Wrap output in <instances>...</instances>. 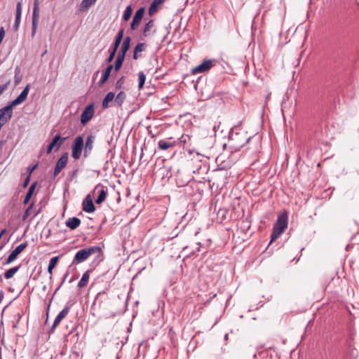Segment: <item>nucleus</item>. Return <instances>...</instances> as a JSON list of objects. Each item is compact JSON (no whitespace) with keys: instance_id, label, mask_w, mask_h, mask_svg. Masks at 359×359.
Listing matches in <instances>:
<instances>
[{"instance_id":"0eeeda50","label":"nucleus","mask_w":359,"mask_h":359,"mask_svg":"<svg viewBox=\"0 0 359 359\" xmlns=\"http://www.w3.org/2000/svg\"><path fill=\"white\" fill-rule=\"evenodd\" d=\"M27 242L25 241L17 246L8 255V258L3 263L4 265H8L12 263L18 256L27 247Z\"/></svg>"},{"instance_id":"4be33fe9","label":"nucleus","mask_w":359,"mask_h":359,"mask_svg":"<svg viewBox=\"0 0 359 359\" xmlns=\"http://www.w3.org/2000/svg\"><path fill=\"white\" fill-rule=\"evenodd\" d=\"M285 229L283 228L273 224L272 233L271 234V241L269 245L275 241L283 233Z\"/></svg>"},{"instance_id":"5701e85b","label":"nucleus","mask_w":359,"mask_h":359,"mask_svg":"<svg viewBox=\"0 0 359 359\" xmlns=\"http://www.w3.org/2000/svg\"><path fill=\"white\" fill-rule=\"evenodd\" d=\"M113 68H114L113 65H109L107 66V67L106 68L104 72L103 73L101 79H100V81L98 82V85L100 87L104 85V83L109 79V77L110 76V74H111Z\"/></svg>"},{"instance_id":"bb28decb","label":"nucleus","mask_w":359,"mask_h":359,"mask_svg":"<svg viewBox=\"0 0 359 359\" xmlns=\"http://www.w3.org/2000/svg\"><path fill=\"white\" fill-rule=\"evenodd\" d=\"M36 184L37 182H35L33 184H32L31 186L29 187L28 191L27 192V194L23 201L24 204H27L29 203V200L31 199L34 194Z\"/></svg>"},{"instance_id":"a878e982","label":"nucleus","mask_w":359,"mask_h":359,"mask_svg":"<svg viewBox=\"0 0 359 359\" xmlns=\"http://www.w3.org/2000/svg\"><path fill=\"white\" fill-rule=\"evenodd\" d=\"M90 270H88L83 274L81 280L78 283V287L79 288L84 287L87 285L90 278Z\"/></svg>"},{"instance_id":"8fccbe9b","label":"nucleus","mask_w":359,"mask_h":359,"mask_svg":"<svg viewBox=\"0 0 359 359\" xmlns=\"http://www.w3.org/2000/svg\"><path fill=\"white\" fill-rule=\"evenodd\" d=\"M29 181H30V177H29V175H27V177H26V179L25 180V181L22 184V187L23 188L27 187L29 183Z\"/></svg>"},{"instance_id":"37998d69","label":"nucleus","mask_w":359,"mask_h":359,"mask_svg":"<svg viewBox=\"0 0 359 359\" xmlns=\"http://www.w3.org/2000/svg\"><path fill=\"white\" fill-rule=\"evenodd\" d=\"M116 51H117L116 48H113L111 49V50L110 52V54H109L108 58L107 59V62L108 63L111 62L114 60V57L116 55Z\"/></svg>"},{"instance_id":"412c9836","label":"nucleus","mask_w":359,"mask_h":359,"mask_svg":"<svg viewBox=\"0 0 359 359\" xmlns=\"http://www.w3.org/2000/svg\"><path fill=\"white\" fill-rule=\"evenodd\" d=\"M81 222L80 219H79L78 217H74L68 218V219L65 222V224L71 230H74L80 226Z\"/></svg>"},{"instance_id":"f3484780","label":"nucleus","mask_w":359,"mask_h":359,"mask_svg":"<svg viewBox=\"0 0 359 359\" xmlns=\"http://www.w3.org/2000/svg\"><path fill=\"white\" fill-rule=\"evenodd\" d=\"M288 216L286 212H283L278 216L275 225L280 226L285 230L287 227Z\"/></svg>"},{"instance_id":"c03bdc74","label":"nucleus","mask_w":359,"mask_h":359,"mask_svg":"<svg viewBox=\"0 0 359 359\" xmlns=\"http://www.w3.org/2000/svg\"><path fill=\"white\" fill-rule=\"evenodd\" d=\"M124 83V76L120 78L116 83V88L119 89L122 88L123 84Z\"/></svg>"},{"instance_id":"cd10ccee","label":"nucleus","mask_w":359,"mask_h":359,"mask_svg":"<svg viewBox=\"0 0 359 359\" xmlns=\"http://www.w3.org/2000/svg\"><path fill=\"white\" fill-rule=\"evenodd\" d=\"M20 267L21 265L19 264L18 266L9 269L4 273V278L7 280L11 279L19 271Z\"/></svg>"},{"instance_id":"f257e3e1","label":"nucleus","mask_w":359,"mask_h":359,"mask_svg":"<svg viewBox=\"0 0 359 359\" xmlns=\"http://www.w3.org/2000/svg\"><path fill=\"white\" fill-rule=\"evenodd\" d=\"M30 85L27 84L20 94L6 107L0 109V123L5 124L9 121L13 116V109L14 107L22 103L27 97Z\"/></svg>"},{"instance_id":"20e7f679","label":"nucleus","mask_w":359,"mask_h":359,"mask_svg":"<svg viewBox=\"0 0 359 359\" xmlns=\"http://www.w3.org/2000/svg\"><path fill=\"white\" fill-rule=\"evenodd\" d=\"M83 149V138L82 135L77 136L72 145V156L78 160L81 158L82 150Z\"/></svg>"},{"instance_id":"6e6d98bb","label":"nucleus","mask_w":359,"mask_h":359,"mask_svg":"<svg viewBox=\"0 0 359 359\" xmlns=\"http://www.w3.org/2000/svg\"><path fill=\"white\" fill-rule=\"evenodd\" d=\"M6 232V229H3L1 232H0V239L1 238L2 236Z\"/></svg>"},{"instance_id":"864d4df0","label":"nucleus","mask_w":359,"mask_h":359,"mask_svg":"<svg viewBox=\"0 0 359 359\" xmlns=\"http://www.w3.org/2000/svg\"><path fill=\"white\" fill-rule=\"evenodd\" d=\"M53 269H54V268H53V267H51V266H48V272L50 275H52V273H53Z\"/></svg>"},{"instance_id":"1a4fd4ad","label":"nucleus","mask_w":359,"mask_h":359,"mask_svg":"<svg viewBox=\"0 0 359 359\" xmlns=\"http://www.w3.org/2000/svg\"><path fill=\"white\" fill-rule=\"evenodd\" d=\"M95 141V136L93 135H89L87 136L85 144L83 143V156L85 158L88 157L94 147V143Z\"/></svg>"},{"instance_id":"9b49d317","label":"nucleus","mask_w":359,"mask_h":359,"mask_svg":"<svg viewBox=\"0 0 359 359\" xmlns=\"http://www.w3.org/2000/svg\"><path fill=\"white\" fill-rule=\"evenodd\" d=\"M68 155L69 154L67 152H65L57 161L54 169V177H56L61 172V170L66 167L68 162Z\"/></svg>"},{"instance_id":"f8f14e48","label":"nucleus","mask_w":359,"mask_h":359,"mask_svg":"<svg viewBox=\"0 0 359 359\" xmlns=\"http://www.w3.org/2000/svg\"><path fill=\"white\" fill-rule=\"evenodd\" d=\"M214 66L211 60H204L201 64L192 69V74L203 73L209 71Z\"/></svg>"},{"instance_id":"72a5a7b5","label":"nucleus","mask_w":359,"mask_h":359,"mask_svg":"<svg viewBox=\"0 0 359 359\" xmlns=\"http://www.w3.org/2000/svg\"><path fill=\"white\" fill-rule=\"evenodd\" d=\"M189 180V177H187L185 180L182 179V175L180 172H178V174L177 175L176 182L178 187H184L187 185Z\"/></svg>"},{"instance_id":"13d9d810","label":"nucleus","mask_w":359,"mask_h":359,"mask_svg":"<svg viewBox=\"0 0 359 359\" xmlns=\"http://www.w3.org/2000/svg\"><path fill=\"white\" fill-rule=\"evenodd\" d=\"M184 135H182V136L180 138V142H186V139H184Z\"/></svg>"},{"instance_id":"680f3d73","label":"nucleus","mask_w":359,"mask_h":359,"mask_svg":"<svg viewBox=\"0 0 359 359\" xmlns=\"http://www.w3.org/2000/svg\"><path fill=\"white\" fill-rule=\"evenodd\" d=\"M4 248V245H2L1 246H0V250Z\"/></svg>"},{"instance_id":"dca6fc26","label":"nucleus","mask_w":359,"mask_h":359,"mask_svg":"<svg viewBox=\"0 0 359 359\" xmlns=\"http://www.w3.org/2000/svg\"><path fill=\"white\" fill-rule=\"evenodd\" d=\"M21 15H22V4H21V2H18L17 6H16V14H15V22L13 25V29L15 32L18 31L19 29V26L20 24Z\"/></svg>"},{"instance_id":"aec40b11","label":"nucleus","mask_w":359,"mask_h":359,"mask_svg":"<svg viewBox=\"0 0 359 359\" xmlns=\"http://www.w3.org/2000/svg\"><path fill=\"white\" fill-rule=\"evenodd\" d=\"M88 257L86 248H83L76 253L73 262L81 263L86 260Z\"/></svg>"},{"instance_id":"49530a36","label":"nucleus","mask_w":359,"mask_h":359,"mask_svg":"<svg viewBox=\"0 0 359 359\" xmlns=\"http://www.w3.org/2000/svg\"><path fill=\"white\" fill-rule=\"evenodd\" d=\"M38 165V163H36L32 167L29 166L27 168L28 175H29V177L31 176L32 173L37 168Z\"/></svg>"},{"instance_id":"bf43d9fd","label":"nucleus","mask_w":359,"mask_h":359,"mask_svg":"<svg viewBox=\"0 0 359 359\" xmlns=\"http://www.w3.org/2000/svg\"><path fill=\"white\" fill-rule=\"evenodd\" d=\"M187 250H188V247H184V248H183V250H184V252H185V251H187Z\"/></svg>"},{"instance_id":"e2e57ef3","label":"nucleus","mask_w":359,"mask_h":359,"mask_svg":"<svg viewBox=\"0 0 359 359\" xmlns=\"http://www.w3.org/2000/svg\"><path fill=\"white\" fill-rule=\"evenodd\" d=\"M1 279V276H0V280Z\"/></svg>"},{"instance_id":"6e6552de","label":"nucleus","mask_w":359,"mask_h":359,"mask_svg":"<svg viewBox=\"0 0 359 359\" xmlns=\"http://www.w3.org/2000/svg\"><path fill=\"white\" fill-rule=\"evenodd\" d=\"M67 137H62L60 134H57L51 141V142L48 144L47 147V154H50L52 152L53 149L55 147V151H57L63 142L66 140Z\"/></svg>"},{"instance_id":"473e14b6","label":"nucleus","mask_w":359,"mask_h":359,"mask_svg":"<svg viewBox=\"0 0 359 359\" xmlns=\"http://www.w3.org/2000/svg\"><path fill=\"white\" fill-rule=\"evenodd\" d=\"M97 0H82L80 6L81 10H87L91 6L94 5Z\"/></svg>"},{"instance_id":"5fc2aeb1","label":"nucleus","mask_w":359,"mask_h":359,"mask_svg":"<svg viewBox=\"0 0 359 359\" xmlns=\"http://www.w3.org/2000/svg\"><path fill=\"white\" fill-rule=\"evenodd\" d=\"M137 52H135V50H133V59L137 60L138 58Z\"/></svg>"},{"instance_id":"c756f323","label":"nucleus","mask_w":359,"mask_h":359,"mask_svg":"<svg viewBox=\"0 0 359 359\" xmlns=\"http://www.w3.org/2000/svg\"><path fill=\"white\" fill-rule=\"evenodd\" d=\"M115 97V95L113 92L108 93L104 97L102 101V107L106 109L109 107V103L111 102Z\"/></svg>"},{"instance_id":"2f4dec72","label":"nucleus","mask_w":359,"mask_h":359,"mask_svg":"<svg viewBox=\"0 0 359 359\" xmlns=\"http://www.w3.org/2000/svg\"><path fill=\"white\" fill-rule=\"evenodd\" d=\"M123 33H124V30L123 29H121L119 30V32H118L116 36V39H115V41L114 42V48H116L118 49V46H120V43L123 39Z\"/></svg>"},{"instance_id":"ddd939ff","label":"nucleus","mask_w":359,"mask_h":359,"mask_svg":"<svg viewBox=\"0 0 359 359\" xmlns=\"http://www.w3.org/2000/svg\"><path fill=\"white\" fill-rule=\"evenodd\" d=\"M70 306H68V304L65 306V307L57 314L56 316L52 327L50 329V332H54L55 329L57 327L60 323L63 320L69 313Z\"/></svg>"},{"instance_id":"9d476101","label":"nucleus","mask_w":359,"mask_h":359,"mask_svg":"<svg viewBox=\"0 0 359 359\" xmlns=\"http://www.w3.org/2000/svg\"><path fill=\"white\" fill-rule=\"evenodd\" d=\"M145 13V8L141 7L135 13L133 20L130 23V29L135 30L138 25H140L142 19L143 18L144 14Z\"/></svg>"},{"instance_id":"393cba45","label":"nucleus","mask_w":359,"mask_h":359,"mask_svg":"<svg viewBox=\"0 0 359 359\" xmlns=\"http://www.w3.org/2000/svg\"><path fill=\"white\" fill-rule=\"evenodd\" d=\"M154 27V20L151 19L145 24V25L142 29V36L144 37L148 36Z\"/></svg>"},{"instance_id":"b1692460","label":"nucleus","mask_w":359,"mask_h":359,"mask_svg":"<svg viewBox=\"0 0 359 359\" xmlns=\"http://www.w3.org/2000/svg\"><path fill=\"white\" fill-rule=\"evenodd\" d=\"M165 0H154L149 8V15H154L158 11V6L162 4Z\"/></svg>"},{"instance_id":"a18cd8bd","label":"nucleus","mask_w":359,"mask_h":359,"mask_svg":"<svg viewBox=\"0 0 359 359\" xmlns=\"http://www.w3.org/2000/svg\"><path fill=\"white\" fill-rule=\"evenodd\" d=\"M15 83L16 85H18L20 83V81H21V78L17 77V74L20 73V68L18 67H17L15 69Z\"/></svg>"},{"instance_id":"603ef678","label":"nucleus","mask_w":359,"mask_h":359,"mask_svg":"<svg viewBox=\"0 0 359 359\" xmlns=\"http://www.w3.org/2000/svg\"><path fill=\"white\" fill-rule=\"evenodd\" d=\"M77 172H78V169H76V170H73L72 172L69 175H71L72 177H74L77 175Z\"/></svg>"},{"instance_id":"3c124183","label":"nucleus","mask_w":359,"mask_h":359,"mask_svg":"<svg viewBox=\"0 0 359 359\" xmlns=\"http://www.w3.org/2000/svg\"><path fill=\"white\" fill-rule=\"evenodd\" d=\"M0 36L4 37V38L5 36V30H4V27H0Z\"/></svg>"},{"instance_id":"423d86ee","label":"nucleus","mask_w":359,"mask_h":359,"mask_svg":"<svg viewBox=\"0 0 359 359\" xmlns=\"http://www.w3.org/2000/svg\"><path fill=\"white\" fill-rule=\"evenodd\" d=\"M95 114L94 103L89 104L84 110L82 111L81 115V123L82 126H86L93 117Z\"/></svg>"},{"instance_id":"f03ea898","label":"nucleus","mask_w":359,"mask_h":359,"mask_svg":"<svg viewBox=\"0 0 359 359\" xmlns=\"http://www.w3.org/2000/svg\"><path fill=\"white\" fill-rule=\"evenodd\" d=\"M248 137L246 131L241 130L237 132L232 131L229 136V146L233 150L238 151L245 147Z\"/></svg>"},{"instance_id":"f704fd0d","label":"nucleus","mask_w":359,"mask_h":359,"mask_svg":"<svg viewBox=\"0 0 359 359\" xmlns=\"http://www.w3.org/2000/svg\"><path fill=\"white\" fill-rule=\"evenodd\" d=\"M133 13V8L130 5L128 6L125 9L123 15V19L124 21H127L130 19Z\"/></svg>"},{"instance_id":"58836bf2","label":"nucleus","mask_w":359,"mask_h":359,"mask_svg":"<svg viewBox=\"0 0 359 359\" xmlns=\"http://www.w3.org/2000/svg\"><path fill=\"white\" fill-rule=\"evenodd\" d=\"M32 16H39V0H34Z\"/></svg>"},{"instance_id":"7c9ffc66","label":"nucleus","mask_w":359,"mask_h":359,"mask_svg":"<svg viewBox=\"0 0 359 359\" xmlns=\"http://www.w3.org/2000/svg\"><path fill=\"white\" fill-rule=\"evenodd\" d=\"M86 250L88 257L95 253H98L99 256L102 254V248L99 246H91L90 248H86Z\"/></svg>"},{"instance_id":"6ab92c4d","label":"nucleus","mask_w":359,"mask_h":359,"mask_svg":"<svg viewBox=\"0 0 359 359\" xmlns=\"http://www.w3.org/2000/svg\"><path fill=\"white\" fill-rule=\"evenodd\" d=\"M107 294L104 292H99L94 300L93 307L97 306L99 309H101L103 302L107 300Z\"/></svg>"},{"instance_id":"c85d7f7f","label":"nucleus","mask_w":359,"mask_h":359,"mask_svg":"<svg viewBox=\"0 0 359 359\" xmlns=\"http://www.w3.org/2000/svg\"><path fill=\"white\" fill-rule=\"evenodd\" d=\"M126 98V93L123 91L119 92L117 94V95L116 96V97H114L115 104L118 107H121L123 104Z\"/></svg>"},{"instance_id":"39448f33","label":"nucleus","mask_w":359,"mask_h":359,"mask_svg":"<svg viewBox=\"0 0 359 359\" xmlns=\"http://www.w3.org/2000/svg\"><path fill=\"white\" fill-rule=\"evenodd\" d=\"M93 196L97 194V197L95 199L97 204H101L106 199L107 194V188L102 184H98L95 186V189L90 193Z\"/></svg>"},{"instance_id":"e433bc0d","label":"nucleus","mask_w":359,"mask_h":359,"mask_svg":"<svg viewBox=\"0 0 359 359\" xmlns=\"http://www.w3.org/2000/svg\"><path fill=\"white\" fill-rule=\"evenodd\" d=\"M39 16H32V36H34L39 22Z\"/></svg>"},{"instance_id":"a211bd4d","label":"nucleus","mask_w":359,"mask_h":359,"mask_svg":"<svg viewBox=\"0 0 359 359\" xmlns=\"http://www.w3.org/2000/svg\"><path fill=\"white\" fill-rule=\"evenodd\" d=\"M130 41H131V39L130 36H126L124 39L123 42L121 46V48L120 50L118 51L117 56H121V57L125 58L126 53L130 48Z\"/></svg>"},{"instance_id":"4d7b16f0","label":"nucleus","mask_w":359,"mask_h":359,"mask_svg":"<svg viewBox=\"0 0 359 359\" xmlns=\"http://www.w3.org/2000/svg\"><path fill=\"white\" fill-rule=\"evenodd\" d=\"M201 169H202V167H201V165H200V167L197 169V170H194V173H196V172L198 173Z\"/></svg>"},{"instance_id":"4c0bfd02","label":"nucleus","mask_w":359,"mask_h":359,"mask_svg":"<svg viewBox=\"0 0 359 359\" xmlns=\"http://www.w3.org/2000/svg\"><path fill=\"white\" fill-rule=\"evenodd\" d=\"M124 59L125 58H123L121 56H117L116 60L115 61L114 66L116 72H118L121 69Z\"/></svg>"},{"instance_id":"ea45409f","label":"nucleus","mask_w":359,"mask_h":359,"mask_svg":"<svg viewBox=\"0 0 359 359\" xmlns=\"http://www.w3.org/2000/svg\"><path fill=\"white\" fill-rule=\"evenodd\" d=\"M33 206H34V203H32L28 206V208L26 209V210L22 216V221H25L28 218V217L30 215L31 210L33 208Z\"/></svg>"},{"instance_id":"de8ad7c7","label":"nucleus","mask_w":359,"mask_h":359,"mask_svg":"<svg viewBox=\"0 0 359 359\" xmlns=\"http://www.w3.org/2000/svg\"><path fill=\"white\" fill-rule=\"evenodd\" d=\"M9 83L10 81H8L5 84L0 86V95L7 89Z\"/></svg>"},{"instance_id":"7ed1b4c3","label":"nucleus","mask_w":359,"mask_h":359,"mask_svg":"<svg viewBox=\"0 0 359 359\" xmlns=\"http://www.w3.org/2000/svg\"><path fill=\"white\" fill-rule=\"evenodd\" d=\"M245 147L244 151H249L251 155L259 153L262 148V135L256 133L249 136Z\"/></svg>"},{"instance_id":"a19ab883","label":"nucleus","mask_w":359,"mask_h":359,"mask_svg":"<svg viewBox=\"0 0 359 359\" xmlns=\"http://www.w3.org/2000/svg\"><path fill=\"white\" fill-rule=\"evenodd\" d=\"M60 256H56V257H52L49 261L48 266H51L53 268H55L60 259Z\"/></svg>"},{"instance_id":"c9c22d12","label":"nucleus","mask_w":359,"mask_h":359,"mask_svg":"<svg viewBox=\"0 0 359 359\" xmlns=\"http://www.w3.org/2000/svg\"><path fill=\"white\" fill-rule=\"evenodd\" d=\"M146 76L143 72H140L138 73V88L142 89L145 83Z\"/></svg>"},{"instance_id":"79ce46f5","label":"nucleus","mask_w":359,"mask_h":359,"mask_svg":"<svg viewBox=\"0 0 359 359\" xmlns=\"http://www.w3.org/2000/svg\"><path fill=\"white\" fill-rule=\"evenodd\" d=\"M145 47H146V43H139L134 48V50H135V52L140 53L144 50Z\"/></svg>"},{"instance_id":"052dcab7","label":"nucleus","mask_w":359,"mask_h":359,"mask_svg":"<svg viewBox=\"0 0 359 359\" xmlns=\"http://www.w3.org/2000/svg\"><path fill=\"white\" fill-rule=\"evenodd\" d=\"M156 32V30L155 29L152 31L153 34H155Z\"/></svg>"},{"instance_id":"2eb2a0df","label":"nucleus","mask_w":359,"mask_h":359,"mask_svg":"<svg viewBox=\"0 0 359 359\" xmlns=\"http://www.w3.org/2000/svg\"><path fill=\"white\" fill-rule=\"evenodd\" d=\"M177 141L172 140V137H169L167 140H161L158 142V148L160 150H168L170 148L175 147Z\"/></svg>"},{"instance_id":"09e8293b","label":"nucleus","mask_w":359,"mask_h":359,"mask_svg":"<svg viewBox=\"0 0 359 359\" xmlns=\"http://www.w3.org/2000/svg\"><path fill=\"white\" fill-rule=\"evenodd\" d=\"M68 276H69V273H68V272H67V273H65V275L64 276V277H63V278H62V282H61L60 285L57 287V288L55 290V293H56V292L60 290V288L61 287V286L62 285V284L65 282V280L67 279V277Z\"/></svg>"},{"instance_id":"4468645a","label":"nucleus","mask_w":359,"mask_h":359,"mask_svg":"<svg viewBox=\"0 0 359 359\" xmlns=\"http://www.w3.org/2000/svg\"><path fill=\"white\" fill-rule=\"evenodd\" d=\"M83 210L88 213L93 212L95 210V205L92 200L91 194L86 196L82 203Z\"/></svg>"}]
</instances>
